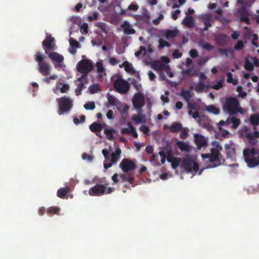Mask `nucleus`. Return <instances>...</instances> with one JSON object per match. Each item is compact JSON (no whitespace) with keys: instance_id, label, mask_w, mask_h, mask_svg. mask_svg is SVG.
Returning <instances> with one entry per match:
<instances>
[{"instance_id":"nucleus-3","label":"nucleus","mask_w":259,"mask_h":259,"mask_svg":"<svg viewBox=\"0 0 259 259\" xmlns=\"http://www.w3.org/2000/svg\"><path fill=\"white\" fill-rule=\"evenodd\" d=\"M35 60L37 63L38 71L43 76H48L51 73V66L45 59L46 56L41 52H36L34 55Z\"/></svg>"},{"instance_id":"nucleus-1","label":"nucleus","mask_w":259,"mask_h":259,"mask_svg":"<svg viewBox=\"0 0 259 259\" xmlns=\"http://www.w3.org/2000/svg\"><path fill=\"white\" fill-rule=\"evenodd\" d=\"M119 167L123 172L119 175L121 181H127L133 184L134 181V174L137 168L136 163L132 160L123 158L119 164Z\"/></svg>"},{"instance_id":"nucleus-2","label":"nucleus","mask_w":259,"mask_h":259,"mask_svg":"<svg viewBox=\"0 0 259 259\" xmlns=\"http://www.w3.org/2000/svg\"><path fill=\"white\" fill-rule=\"evenodd\" d=\"M222 147L219 143H217L215 147L210 149V153H205L201 155V157L206 163L209 162L206 167L207 168H214L221 164L220 157V151Z\"/></svg>"},{"instance_id":"nucleus-42","label":"nucleus","mask_w":259,"mask_h":259,"mask_svg":"<svg viewBox=\"0 0 259 259\" xmlns=\"http://www.w3.org/2000/svg\"><path fill=\"white\" fill-rule=\"evenodd\" d=\"M170 47V44L168 42L162 39H159V49L161 50L163 49L164 47L169 48Z\"/></svg>"},{"instance_id":"nucleus-31","label":"nucleus","mask_w":259,"mask_h":259,"mask_svg":"<svg viewBox=\"0 0 259 259\" xmlns=\"http://www.w3.org/2000/svg\"><path fill=\"white\" fill-rule=\"evenodd\" d=\"M178 32L177 29L167 30L165 33V36L166 39L173 38L178 34Z\"/></svg>"},{"instance_id":"nucleus-39","label":"nucleus","mask_w":259,"mask_h":259,"mask_svg":"<svg viewBox=\"0 0 259 259\" xmlns=\"http://www.w3.org/2000/svg\"><path fill=\"white\" fill-rule=\"evenodd\" d=\"M132 119L138 123L145 122V117L142 114H138L133 117Z\"/></svg>"},{"instance_id":"nucleus-61","label":"nucleus","mask_w":259,"mask_h":259,"mask_svg":"<svg viewBox=\"0 0 259 259\" xmlns=\"http://www.w3.org/2000/svg\"><path fill=\"white\" fill-rule=\"evenodd\" d=\"M240 13L241 16H248L249 13L247 9L245 7H242L240 10Z\"/></svg>"},{"instance_id":"nucleus-51","label":"nucleus","mask_w":259,"mask_h":259,"mask_svg":"<svg viewBox=\"0 0 259 259\" xmlns=\"http://www.w3.org/2000/svg\"><path fill=\"white\" fill-rule=\"evenodd\" d=\"M181 133L180 134V138L181 139H185L187 138L188 136V133L186 129L182 127V129L180 130Z\"/></svg>"},{"instance_id":"nucleus-15","label":"nucleus","mask_w":259,"mask_h":259,"mask_svg":"<svg viewBox=\"0 0 259 259\" xmlns=\"http://www.w3.org/2000/svg\"><path fill=\"white\" fill-rule=\"evenodd\" d=\"M121 27L123 28L125 34H134L136 33L135 30L132 27L131 24L126 21H124L121 24Z\"/></svg>"},{"instance_id":"nucleus-11","label":"nucleus","mask_w":259,"mask_h":259,"mask_svg":"<svg viewBox=\"0 0 259 259\" xmlns=\"http://www.w3.org/2000/svg\"><path fill=\"white\" fill-rule=\"evenodd\" d=\"M132 102L136 109H141L145 103V98L143 95L141 93L135 94L133 98Z\"/></svg>"},{"instance_id":"nucleus-6","label":"nucleus","mask_w":259,"mask_h":259,"mask_svg":"<svg viewBox=\"0 0 259 259\" xmlns=\"http://www.w3.org/2000/svg\"><path fill=\"white\" fill-rule=\"evenodd\" d=\"M93 68V65L90 60H81L77 64V71L82 73V75L78 78V80L86 79L88 74L90 72Z\"/></svg>"},{"instance_id":"nucleus-52","label":"nucleus","mask_w":259,"mask_h":259,"mask_svg":"<svg viewBox=\"0 0 259 259\" xmlns=\"http://www.w3.org/2000/svg\"><path fill=\"white\" fill-rule=\"evenodd\" d=\"M70 45L72 48L76 49L79 47V43L75 39H70Z\"/></svg>"},{"instance_id":"nucleus-54","label":"nucleus","mask_w":259,"mask_h":259,"mask_svg":"<svg viewBox=\"0 0 259 259\" xmlns=\"http://www.w3.org/2000/svg\"><path fill=\"white\" fill-rule=\"evenodd\" d=\"M201 47L203 49H205L207 51H210L211 50H212L214 47L212 45H210L207 42H205V43H204V44H202V45H201Z\"/></svg>"},{"instance_id":"nucleus-59","label":"nucleus","mask_w":259,"mask_h":259,"mask_svg":"<svg viewBox=\"0 0 259 259\" xmlns=\"http://www.w3.org/2000/svg\"><path fill=\"white\" fill-rule=\"evenodd\" d=\"M69 89V85L68 84H63L60 89V92L62 93H66Z\"/></svg>"},{"instance_id":"nucleus-62","label":"nucleus","mask_w":259,"mask_h":259,"mask_svg":"<svg viewBox=\"0 0 259 259\" xmlns=\"http://www.w3.org/2000/svg\"><path fill=\"white\" fill-rule=\"evenodd\" d=\"M181 13V11L180 10H177L174 12L171 13V17L172 18L176 20L178 18L179 14Z\"/></svg>"},{"instance_id":"nucleus-47","label":"nucleus","mask_w":259,"mask_h":259,"mask_svg":"<svg viewBox=\"0 0 259 259\" xmlns=\"http://www.w3.org/2000/svg\"><path fill=\"white\" fill-rule=\"evenodd\" d=\"M86 110H93L95 108V104L94 102H89L83 105Z\"/></svg>"},{"instance_id":"nucleus-48","label":"nucleus","mask_w":259,"mask_h":259,"mask_svg":"<svg viewBox=\"0 0 259 259\" xmlns=\"http://www.w3.org/2000/svg\"><path fill=\"white\" fill-rule=\"evenodd\" d=\"M81 157L84 160H87L89 162H92L93 160V156L87 153H83L81 155Z\"/></svg>"},{"instance_id":"nucleus-50","label":"nucleus","mask_w":259,"mask_h":259,"mask_svg":"<svg viewBox=\"0 0 259 259\" xmlns=\"http://www.w3.org/2000/svg\"><path fill=\"white\" fill-rule=\"evenodd\" d=\"M128 124V126H131V132H130V135H132V136L135 138H137L138 136V135L137 133V131H136V128L133 126L131 124V123L128 122L127 123Z\"/></svg>"},{"instance_id":"nucleus-63","label":"nucleus","mask_w":259,"mask_h":259,"mask_svg":"<svg viewBox=\"0 0 259 259\" xmlns=\"http://www.w3.org/2000/svg\"><path fill=\"white\" fill-rule=\"evenodd\" d=\"M140 130L145 134H147L149 132V128L148 127V126L145 125H142L140 127Z\"/></svg>"},{"instance_id":"nucleus-25","label":"nucleus","mask_w":259,"mask_h":259,"mask_svg":"<svg viewBox=\"0 0 259 259\" xmlns=\"http://www.w3.org/2000/svg\"><path fill=\"white\" fill-rule=\"evenodd\" d=\"M219 52L223 56H228L231 55L232 57H234V53L232 48H228L227 49H219Z\"/></svg>"},{"instance_id":"nucleus-22","label":"nucleus","mask_w":259,"mask_h":259,"mask_svg":"<svg viewBox=\"0 0 259 259\" xmlns=\"http://www.w3.org/2000/svg\"><path fill=\"white\" fill-rule=\"evenodd\" d=\"M183 24L186 26L191 28L194 26V19L191 16H186L183 20Z\"/></svg>"},{"instance_id":"nucleus-9","label":"nucleus","mask_w":259,"mask_h":259,"mask_svg":"<svg viewBox=\"0 0 259 259\" xmlns=\"http://www.w3.org/2000/svg\"><path fill=\"white\" fill-rule=\"evenodd\" d=\"M107 186V184H97L95 186L89 189V194L90 196H99L103 195L105 193Z\"/></svg>"},{"instance_id":"nucleus-10","label":"nucleus","mask_w":259,"mask_h":259,"mask_svg":"<svg viewBox=\"0 0 259 259\" xmlns=\"http://www.w3.org/2000/svg\"><path fill=\"white\" fill-rule=\"evenodd\" d=\"M42 46L46 54L49 52L53 51L55 49V38L50 35H48L46 39L42 42Z\"/></svg>"},{"instance_id":"nucleus-23","label":"nucleus","mask_w":259,"mask_h":259,"mask_svg":"<svg viewBox=\"0 0 259 259\" xmlns=\"http://www.w3.org/2000/svg\"><path fill=\"white\" fill-rule=\"evenodd\" d=\"M177 145L182 151L188 152L190 150V147L188 144L184 141H179L177 142Z\"/></svg>"},{"instance_id":"nucleus-40","label":"nucleus","mask_w":259,"mask_h":259,"mask_svg":"<svg viewBox=\"0 0 259 259\" xmlns=\"http://www.w3.org/2000/svg\"><path fill=\"white\" fill-rule=\"evenodd\" d=\"M60 211L59 207L56 206H52L48 208L47 212L48 214H58Z\"/></svg>"},{"instance_id":"nucleus-12","label":"nucleus","mask_w":259,"mask_h":259,"mask_svg":"<svg viewBox=\"0 0 259 259\" xmlns=\"http://www.w3.org/2000/svg\"><path fill=\"white\" fill-rule=\"evenodd\" d=\"M48 56L53 63L54 67L58 68L61 67V64L64 60V57L57 52H49Z\"/></svg>"},{"instance_id":"nucleus-58","label":"nucleus","mask_w":259,"mask_h":259,"mask_svg":"<svg viewBox=\"0 0 259 259\" xmlns=\"http://www.w3.org/2000/svg\"><path fill=\"white\" fill-rule=\"evenodd\" d=\"M166 157L167 158V161L169 162H171L173 159L175 158L174 157L173 153L171 150H169L167 152V155Z\"/></svg>"},{"instance_id":"nucleus-4","label":"nucleus","mask_w":259,"mask_h":259,"mask_svg":"<svg viewBox=\"0 0 259 259\" xmlns=\"http://www.w3.org/2000/svg\"><path fill=\"white\" fill-rule=\"evenodd\" d=\"M239 102L235 97H228L223 104L222 108L225 113L230 116L236 115V110L239 107Z\"/></svg>"},{"instance_id":"nucleus-33","label":"nucleus","mask_w":259,"mask_h":259,"mask_svg":"<svg viewBox=\"0 0 259 259\" xmlns=\"http://www.w3.org/2000/svg\"><path fill=\"white\" fill-rule=\"evenodd\" d=\"M117 108L123 114L128 111L129 107L127 105H123L121 102H118L117 105Z\"/></svg>"},{"instance_id":"nucleus-37","label":"nucleus","mask_w":259,"mask_h":259,"mask_svg":"<svg viewBox=\"0 0 259 259\" xmlns=\"http://www.w3.org/2000/svg\"><path fill=\"white\" fill-rule=\"evenodd\" d=\"M250 122L253 125L255 126L259 124V114H254L250 116Z\"/></svg>"},{"instance_id":"nucleus-5","label":"nucleus","mask_w":259,"mask_h":259,"mask_svg":"<svg viewBox=\"0 0 259 259\" xmlns=\"http://www.w3.org/2000/svg\"><path fill=\"white\" fill-rule=\"evenodd\" d=\"M56 101L59 107L58 113L60 115L68 113L73 107V100L67 96L57 98Z\"/></svg>"},{"instance_id":"nucleus-17","label":"nucleus","mask_w":259,"mask_h":259,"mask_svg":"<svg viewBox=\"0 0 259 259\" xmlns=\"http://www.w3.org/2000/svg\"><path fill=\"white\" fill-rule=\"evenodd\" d=\"M229 40L228 36L224 34H219L215 36L216 42L219 45H225Z\"/></svg>"},{"instance_id":"nucleus-30","label":"nucleus","mask_w":259,"mask_h":259,"mask_svg":"<svg viewBox=\"0 0 259 259\" xmlns=\"http://www.w3.org/2000/svg\"><path fill=\"white\" fill-rule=\"evenodd\" d=\"M182 124L179 122L173 123L169 126V131L172 133H177L182 129Z\"/></svg>"},{"instance_id":"nucleus-16","label":"nucleus","mask_w":259,"mask_h":259,"mask_svg":"<svg viewBox=\"0 0 259 259\" xmlns=\"http://www.w3.org/2000/svg\"><path fill=\"white\" fill-rule=\"evenodd\" d=\"M227 118L228 125L232 124L231 127L233 129H236L241 123L240 119L235 117L234 115L230 116Z\"/></svg>"},{"instance_id":"nucleus-19","label":"nucleus","mask_w":259,"mask_h":259,"mask_svg":"<svg viewBox=\"0 0 259 259\" xmlns=\"http://www.w3.org/2000/svg\"><path fill=\"white\" fill-rule=\"evenodd\" d=\"M90 129L97 136H99L98 134L102 131L103 126L101 124L95 122L90 125Z\"/></svg>"},{"instance_id":"nucleus-36","label":"nucleus","mask_w":259,"mask_h":259,"mask_svg":"<svg viewBox=\"0 0 259 259\" xmlns=\"http://www.w3.org/2000/svg\"><path fill=\"white\" fill-rule=\"evenodd\" d=\"M182 72L184 74L189 76H194L197 75V71L193 68H189L186 70H183Z\"/></svg>"},{"instance_id":"nucleus-64","label":"nucleus","mask_w":259,"mask_h":259,"mask_svg":"<svg viewBox=\"0 0 259 259\" xmlns=\"http://www.w3.org/2000/svg\"><path fill=\"white\" fill-rule=\"evenodd\" d=\"M88 24L87 23H83V25H81L80 27V29L82 33H88Z\"/></svg>"},{"instance_id":"nucleus-8","label":"nucleus","mask_w":259,"mask_h":259,"mask_svg":"<svg viewBox=\"0 0 259 259\" xmlns=\"http://www.w3.org/2000/svg\"><path fill=\"white\" fill-rule=\"evenodd\" d=\"M114 88L121 94H125L129 91L130 85L128 82L122 79H117L114 82Z\"/></svg>"},{"instance_id":"nucleus-43","label":"nucleus","mask_w":259,"mask_h":259,"mask_svg":"<svg viewBox=\"0 0 259 259\" xmlns=\"http://www.w3.org/2000/svg\"><path fill=\"white\" fill-rule=\"evenodd\" d=\"M76 81L79 82L78 83H76V84L77 85V86L78 87H79V88H80V89L83 90V89L85 88V87L84 84L85 83H87V82H88V78L87 77L85 79H82V80H78V79H77Z\"/></svg>"},{"instance_id":"nucleus-7","label":"nucleus","mask_w":259,"mask_h":259,"mask_svg":"<svg viewBox=\"0 0 259 259\" xmlns=\"http://www.w3.org/2000/svg\"><path fill=\"white\" fill-rule=\"evenodd\" d=\"M181 165V167L188 172L192 171H197L199 168L198 164L188 156L183 158Z\"/></svg>"},{"instance_id":"nucleus-13","label":"nucleus","mask_w":259,"mask_h":259,"mask_svg":"<svg viewBox=\"0 0 259 259\" xmlns=\"http://www.w3.org/2000/svg\"><path fill=\"white\" fill-rule=\"evenodd\" d=\"M195 143L197 148L200 149L202 147H206L207 145V140L204 136L199 134H195L194 135Z\"/></svg>"},{"instance_id":"nucleus-56","label":"nucleus","mask_w":259,"mask_h":259,"mask_svg":"<svg viewBox=\"0 0 259 259\" xmlns=\"http://www.w3.org/2000/svg\"><path fill=\"white\" fill-rule=\"evenodd\" d=\"M58 76L57 75L54 74L50 76L49 77H46L43 79V80L47 83H50V80H55L57 78Z\"/></svg>"},{"instance_id":"nucleus-32","label":"nucleus","mask_w":259,"mask_h":259,"mask_svg":"<svg viewBox=\"0 0 259 259\" xmlns=\"http://www.w3.org/2000/svg\"><path fill=\"white\" fill-rule=\"evenodd\" d=\"M208 85L205 84L202 81H200L195 85V90L197 92H201L205 89L208 90Z\"/></svg>"},{"instance_id":"nucleus-28","label":"nucleus","mask_w":259,"mask_h":259,"mask_svg":"<svg viewBox=\"0 0 259 259\" xmlns=\"http://www.w3.org/2000/svg\"><path fill=\"white\" fill-rule=\"evenodd\" d=\"M69 188L67 187L60 188L57 193V195L60 198H64L69 192Z\"/></svg>"},{"instance_id":"nucleus-29","label":"nucleus","mask_w":259,"mask_h":259,"mask_svg":"<svg viewBox=\"0 0 259 259\" xmlns=\"http://www.w3.org/2000/svg\"><path fill=\"white\" fill-rule=\"evenodd\" d=\"M205 109L208 112L212 113L214 115H218L220 112V109L216 107L213 105L207 106Z\"/></svg>"},{"instance_id":"nucleus-27","label":"nucleus","mask_w":259,"mask_h":259,"mask_svg":"<svg viewBox=\"0 0 259 259\" xmlns=\"http://www.w3.org/2000/svg\"><path fill=\"white\" fill-rule=\"evenodd\" d=\"M104 134L106 136L107 138L110 140L113 141L114 140L113 134L115 133V130L113 128H105L104 131Z\"/></svg>"},{"instance_id":"nucleus-49","label":"nucleus","mask_w":259,"mask_h":259,"mask_svg":"<svg viewBox=\"0 0 259 259\" xmlns=\"http://www.w3.org/2000/svg\"><path fill=\"white\" fill-rule=\"evenodd\" d=\"M97 70L99 73H102L105 71L102 62H99L96 63Z\"/></svg>"},{"instance_id":"nucleus-55","label":"nucleus","mask_w":259,"mask_h":259,"mask_svg":"<svg viewBox=\"0 0 259 259\" xmlns=\"http://www.w3.org/2000/svg\"><path fill=\"white\" fill-rule=\"evenodd\" d=\"M98 17V14L97 12H94L92 15H89L88 17L89 21L92 22L93 20H97Z\"/></svg>"},{"instance_id":"nucleus-57","label":"nucleus","mask_w":259,"mask_h":259,"mask_svg":"<svg viewBox=\"0 0 259 259\" xmlns=\"http://www.w3.org/2000/svg\"><path fill=\"white\" fill-rule=\"evenodd\" d=\"M246 110H245V109L243 108L242 107H241L240 106V103L239 104V107H237V109L236 110V115L238 113H240L242 115H244L246 113Z\"/></svg>"},{"instance_id":"nucleus-20","label":"nucleus","mask_w":259,"mask_h":259,"mask_svg":"<svg viewBox=\"0 0 259 259\" xmlns=\"http://www.w3.org/2000/svg\"><path fill=\"white\" fill-rule=\"evenodd\" d=\"M108 103L106 104V107L109 108L111 106L117 105L118 103V100L113 95L109 94L107 95Z\"/></svg>"},{"instance_id":"nucleus-46","label":"nucleus","mask_w":259,"mask_h":259,"mask_svg":"<svg viewBox=\"0 0 259 259\" xmlns=\"http://www.w3.org/2000/svg\"><path fill=\"white\" fill-rule=\"evenodd\" d=\"M201 19L204 23V22L212 21V18L211 15L209 13H207L203 15Z\"/></svg>"},{"instance_id":"nucleus-35","label":"nucleus","mask_w":259,"mask_h":259,"mask_svg":"<svg viewBox=\"0 0 259 259\" xmlns=\"http://www.w3.org/2000/svg\"><path fill=\"white\" fill-rule=\"evenodd\" d=\"M181 95L187 102L189 101L191 98L190 92L187 90L183 89L181 92Z\"/></svg>"},{"instance_id":"nucleus-18","label":"nucleus","mask_w":259,"mask_h":259,"mask_svg":"<svg viewBox=\"0 0 259 259\" xmlns=\"http://www.w3.org/2000/svg\"><path fill=\"white\" fill-rule=\"evenodd\" d=\"M121 154V150L120 148L118 147L116 149V150L114 152H112L111 154V159L110 161L112 163L115 164L120 159V156Z\"/></svg>"},{"instance_id":"nucleus-60","label":"nucleus","mask_w":259,"mask_h":259,"mask_svg":"<svg viewBox=\"0 0 259 259\" xmlns=\"http://www.w3.org/2000/svg\"><path fill=\"white\" fill-rule=\"evenodd\" d=\"M188 113L189 115H191L194 119L200 117L199 113L198 111L193 112L192 111H188Z\"/></svg>"},{"instance_id":"nucleus-26","label":"nucleus","mask_w":259,"mask_h":259,"mask_svg":"<svg viewBox=\"0 0 259 259\" xmlns=\"http://www.w3.org/2000/svg\"><path fill=\"white\" fill-rule=\"evenodd\" d=\"M247 164L248 167L251 168L259 165V155L257 158L253 157L250 159L247 160Z\"/></svg>"},{"instance_id":"nucleus-21","label":"nucleus","mask_w":259,"mask_h":259,"mask_svg":"<svg viewBox=\"0 0 259 259\" xmlns=\"http://www.w3.org/2000/svg\"><path fill=\"white\" fill-rule=\"evenodd\" d=\"M151 67L153 69L157 71H161L164 69L165 65L160 61L157 60L154 61L151 64Z\"/></svg>"},{"instance_id":"nucleus-41","label":"nucleus","mask_w":259,"mask_h":259,"mask_svg":"<svg viewBox=\"0 0 259 259\" xmlns=\"http://www.w3.org/2000/svg\"><path fill=\"white\" fill-rule=\"evenodd\" d=\"M181 162H182L181 159L180 158L175 157L171 162L172 168L173 169L177 168L180 165Z\"/></svg>"},{"instance_id":"nucleus-53","label":"nucleus","mask_w":259,"mask_h":259,"mask_svg":"<svg viewBox=\"0 0 259 259\" xmlns=\"http://www.w3.org/2000/svg\"><path fill=\"white\" fill-rule=\"evenodd\" d=\"M223 87V80H220L218 82V83L217 84H214L212 87V88L213 89L218 90L220 89L221 88H222Z\"/></svg>"},{"instance_id":"nucleus-45","label":"nucleus","mask_w":259,"mask_h":259,"mask_svg":"<svg viewBox=\"0 0 259 259\" xmlns=\"http://www.w3.org/2000/svg\"><path fill=\"white\" fill-rule=\"evenodd\" d=\"M244 47V43L242 40H239L237 41L235 45L234 46V49L236 51H239L242 49Z\"/></svg>"},{"instance_id":"nucleus-38","label":"nucleus","mask_w":259,"mask_h":259,"mask_svg":"<svg viewBox=\"0 0 259 259\" xmlns=\"http://www.w3.org/2000/svg\"><path fill=\"white\" fill-rule=\"evenodd\" d=\"M244 68L246 70L251 71L254 69L253 63L252 64L248 59H245Z\"/></svg>"},{"instance_id":"nucleus-44","label":"nucleus","mask_w":259,"mask_h":259,"mask_svg":"<svg viewBox=\"0 0 259 259\" xmlns=\"http://www.w3.org/2000/svg\"><path fill=\"white\" fill-rule=\"evenodd\" d=\"M89 91L91 94H94L97 93L99 91V86L96 84H93L89 88Z\"/></svg>"},{"instance_id":"nucleus-14","label":"nucleus","mask_w":259,"mask_h":259,"mask_svg":"<svg viewBox=\"0 0 259 259\" xmlns=\"http://www.w3.org/2000/svg\"><path fill=\"white\" fill-rule=\"evenodd\" d=\"M259 153V149L252 148L251 149L249 148H245L243 152V156L244 157L246 162L247 163V160L250 159L252 158H250V155L254 156L258 154Z\"/></svg>"},{"instance_id":"nucleus-24","label":"nucleus","mask_w":259,"mask_h":259,"mask_svg":"<svg viewBox=\"0 0 259 259\" xmlns=\"http://www.w3.org/2000/svg\"><path fill=\"white\" fill-rule=\"evenodd\" d=\"M122 66L124 67V70L126 72L133 74L135 72V70L132 64L129 63L128 61H124L122 63V65H120L119 67H121Z\"/></svg>"},{"instance_id":"nucleus-34","label":"nucleus","mask_w":259,"mask_h":259,"mask_svg":"<svg viewBox=\"0 0 259 259\" xmlns=\"http://www.w3.org/2000/svg\"><path fill=\"white\" fill-rule=\"evenodd\" d=\"M245 137L248 140V143L250 146L253 147L258 142L257 140L253 138L251 134H247L245 135Z\"/></svg>"}]
</instances>
